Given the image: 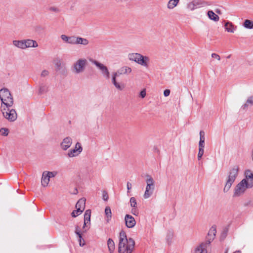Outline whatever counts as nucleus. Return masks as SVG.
Wrapping results in <instances>:
<instances>
[{
	"label": "nucleus",
	"mask_w": 253,
	"mask_h": 253,
	"mask_svg": "<svg viewBox=\"0 0 253 253\" xmlns=\"http://www.w3.org/2000/svg\"><path fill=\"white\" fill-rule=\"evenodd\" d=\"M203 3L204 2L200 0H194L188 3L187 8L191 10H193L198 7L202 6Z\"/></svg>",
	"instance_id": "obj_12"
},
{
	"label": "nucleus",
	"mask_w": 253,
	"mask_h": 253,
	"mask_svg": "<svg viewBox=\"0 0 253 253\" xmlns=\"http://www.w3.org/2000/svg\"><path fill=\"white\" fill-rule=\"evenodd\" d=\"M143 55L138 53H132L128 55V58L129 60L134 61L138 64L139 61Z\"/></svg>",
	"instance_id": "obj_17"
},
{
	"label": "nucleus",
	"mask_w": 253,
	"mask_h": 253,
	"mask_svg": "<svg viewBox=\"0 0 253 253\" xmlns=\"http://www.w3.org/2000/svg\"><path fill=\"white\" fill-rule=\"evenodd\" d=\"M105 213L106 216V221L108 222L111 220L112 217V212L110 207H106L105 209Z\"/></svg>",
	"instance_id": "obj_29"
},
{
	"label": "nucleus",
	"mask_w": 253,
	"mask_h": 253,
	"mask_svg": "<svg viewBox=\"0 0 253 253\" xmlns=\"http://www.w3.org/2000/svg\"><path fill=\"white\" fill-rule=\"evenodd\" d=\"M72 144V139L70 137H66L64 138L61 143L60 146L61 148L65 151L70 148Z\"/></svg>",
	"instance_id": "obj_13"
},
{
	"label": "nucleus",
	"mask_w": 253,
	"mask_h": 253,
	"mask_svg": "<svg viewBox=\"0 0 253 253\" xmlns=\"http://www.w3.org/2000/svg\"><path fill=\"white\" fill-rule=\"evenodd\" d=\"M38 46L37 42L33 40L27 39L25 40V48L29 47H37Z\"/></svg>",
	"instance_id": "obj_19"
},
{
	"label": "nucleus",
	"mask_w": 253,
	"mask_h": 253,
	"mask_svg": "<svg viewBox=\"0 0 253 253\" xmlns=\"http://www.w3.org/2000/svg\"><path fill=\"white\" fill-rule=\"evenodd\" d=\"M49 177H48L47 174V171H45L43 172L42 177V185L43 187L46 186L49 181Z\"/></svg>",
	"instance_id": "obj_23"
},
{
	"label": "nucleus",
	"mask_w": 253,
	"mask_h": 253,
	"mask_svg": "<svg viewBox=\"0 0 253 253\" xmlns=\"http://www.w3.org/2000/svg\"><path fill=\"white\" fill-rule=\"evenodd\" d=\"M170 90L167 89L164 90V95L165 96L167 97V96H169V95L170 94Z\"/></svg>",
	"instance_id": "obj_49"
},
{
	"label": "nucleus",
	"mask_w": 253,
	"mask_h": 253,
	"mask_svg": "<svg viewBox=\"0 0 253 253\" xmlns=\"http://www.w3.org/2000/svg\"><path fill=\"white\" fill-rule=\"evenodd\" d=\"M85 199L84 198L80 199L76 205V208L83 211L85 208Z\"/></svg>",
	"instance_id": "obj_22"
},
{
	"label": "nucleus",
	"mask_w": 253,
	"mask_h": 253,
	"mask_svg": "<svg viewBox=\"0 0 253 253\" xmlns=\"http://www.w3.org/2000/svg\"><path fill=\"white\" fill-rule=\"evenodd\" d=\"M83 151V147L80 143L77 142L74 149L68 151L67 155L70 158L78 156Z\"/></svg>",
	"instance_id": "obj_9"
},
{
	"label": "nucleus",
	"mask_w": 253,
	"mask_h": 253,
	"mask_svg": "<svg viewBox=\"0 0 253 253\" xmlns=\"http://www.w3.org/2000/svg\"><path fill=\"white\" fill-rule=\"evenodd\" d=\"M238 171L239 167L237 166H235L230 169L223 189L224 192H227L229 191L238 176Z\"/></svg>",
	"instance_id": "obj_3"
},
{
	"label": "nucleus",
	"mask_w": 253,
	"mask_h": 253,
	"mask_svg": "<svg viewBox=\"0 0 253 253\" xmlns=\"http://www.w3.org/2000/svg\"><path fill=\"white\" fill-rule=\"evenodd\" d=\"M48 10H49V11L55 12V13H59L61 11L59 7L55 6H52L48 7Z\"/></svg>",
	"instance_id": "obj_36"
},
{
	"label": "nucleus",
	"mask_w": 253,
	"mask_h": 253,
	"mask_svg": "<svg viewBox=\"0 0 253 253\" xmlns=\"http://www.w3.org/2000/svg\"><path fill=\"white\" fill-rule=\"evenodd\" d=\"M79 245L80 246L83 247L85 245V241L83 238H79Z\"/></svg>",
	"instance_id": "obj_46"
},
{
	"label": "nucleus",
	"mask_w": 253,
	"mask_h": 253,
	"mask_svg": "<svg viewBox=\"0 0 253 253\" xmlns=\"http://www.w3.org/2000/svg\"><path fill=\"white\" fill-rule=\"evenodd\" d=\"M125 220L126 226L129 228H132L135 225L136 221L134 218L129 214L125 215Z\"/></svg>",
	"instance_id": "obj_11"
},
{
	"label": "nucleus",
	"mask_w": 253,
	"mask_h": 253,
	"mask_svg": "<svg viewBox=\"0 0 253 253\" xmlns=\"http://www.w3.org/2000/svg\"><path fill=\"white\" fill-rule=\"evenodd\" d=\"M49 74V72L48 71L44 70H43L41 73V76L43 77H45L47 76Z\"/></svg>",
	"instance_id": "obj_47"
},
{
	"label": "nucleus",
	"mask_w": 253,
	"mask_h": 253,
	"mask_svg": "<svg viewBox=\"0 0 253 253\" xmlns=\"http://www.w3.org/2000/svg\"><path fill=\"white\" fill-rule=\"evenodd\" d=\"M73 44L87 45L89 43L88 40L80 37L74 36Z\"/></svg>",
	"instance_id": "obj_15"
},
{
	"label": "nucleus",
	"mask_w": 253,
	"mask_h": 253,
	"mask_svg": "<svg viewBox=\"0 0 253 253\" xmlns=\"http://www.w3.org/2000/svg\"><path fill=\"white\" fill-rule=\"evenodd\" d=\"M130 206L133 208L137 207V202L134 197H131L130 199Z\"/></svg>",
	"instance_id": "obj_38"
},
{
	"label": "nucleus",
	"mask_w": 253,
	"mask_h": 253,
	"mask_svg": "<svg viewBox=\"0 0 253 253\" xmlns=\"http://www.w3.org/2000/svg\"><path fill=\"white\" fill-rule=\"evenodd\" d=\"M82 212L83 211L81 210L78 209H76V210L73 211V212H72V216L74 217H75L78 215L81 214Z\"/></svg>",
	"instance_id": "obj_39"
},
{
	"label": "nucleus",
	"mask_w": 253,
	"mask_h": 253,
	"mask_svg": "<svg viewBox=\"0 0 253 253\" xmlns=\"http://www.w3.org/2000/svg\"><path fill=\"white\" fill-rule=\"evenodd\" d=\"M211 57L212 58L216 59L218 61H219L220 60V57L219 55L216 53H212Z\"/></svg>",
	"instance_id": "obj_48"
},
{
	"label": "nucleus",
	"mask_w": 253,
	"mask_h": 253,
	"mask_svg": "<svg viewBox=\"0 0 253 253\" xmlns=\"http://www.w3.org/2000/svg\"><path fill=\"white\" fill-rule=\"evenodd\" d=\"M216 12L217 13H219V11L218 10H216Z\"/></svg>",
	"instance_id": "obj_54"
},
{
	"label": "nucleus",
	"mask_w": 253,
	"mask_h": 253,
	"mask_svg": "<svg viewBox=\"0 0 253 253\" xmlns=\"http://www.w3.org/2000/svg\"><path fill=\"white\" fill-rule=\"evenodd\" d=\"M47 174L50 178L55 176L57 174V172L56 171H47Z\"/></svg>",
	"instance_id": "obj_41"
},
{
	"label": "nucleus",
	"mask_w": 253,
	"mask_h": 253,
	"mask_svg": "<svg viewBox=\"0 0 253 253\" xmlns=\"http://www.w3.org/2000/svg\"><path fill=\"white\" fill-rule=\"evenodd\" d=\"M61 39L66 43L73 44L74 36H68L66 35H62L61 36Z\"/></svg>",
	"instance_id": "obj_25"
},
{
	"label": "nucleus",
	"mask_w": 253,
	"mask_h": 253,
	"mask_svg": "<svg viewBox=\"0 0 253 253\" xmlns=\"http://www.w3.org/2000/svg\"><path fill=\"white\" fill-rule=\"evenodd\" d=\"M90 61L101 71L102 74L104 77L106 79H109L110 78V73L106 66L95 60L91 59L90 60Z\"/></svg>",
	"instance_id": "obj_8"
},
{
	"label": "nucleus",
	"mask_w": 253,
	"mask_h": 253,
	"mask_svg": "<svg viewBox=\"0 0 253 253\" xmlns=\"http://www.w3.org/2000/svg\"><path fill=\"white\" fill-rule=\"evenodd\" d=\"M118 77V74L116 72H114L112 75V83L116 88L119 90H122L124 88V85L120 84L116 81V78Z\"/></svg>",
	"instance_id": "obj_18"
},
{
	"label": "nucleus",
	"mask_w": 253,
	"mask_h": 253,
	"mask_svg": "<svg viewBox=\"0 0 253 253\" xmlns=\"http://www.w3.org/2000/svg\"><path fill=\"white\" fill-rule=\"evenodd\" d=\"M173 236V232L171 231H169L167 232L166 239L168 244H170Z\"/></svg>",
	"instance_id": "obj_35"
},
{
	"label": "nucleus",
	"mask_w": 253,
	"mask_h": 253,
	"mask_svg": "<svg viewBox=\"0 0 253 253\" xmlns=\"http://www.w3.org/2000/svg\"><path fill=\"white\" fill-rule=\"evenodd\" d=\"M91 211L87 210L85 211L84 215V225L83 228H84L86 224L88 222H90V220Z\"/></svg>",
	"instance_id": "obj_26"
},
{
	"label": "nucleus",
	"mask_w": 253,
	"mask_h": 253,
	"mask_svg": "<svg viewBox=\"0 0 253 253\" xmlns=\"http://www.w3.org/2000/svg\"><path fill=\"white\" fill-rule=\"evenodd\" d=\"M246 178L239 182L234 189V197H239L243 195L246 189L253 186V173L250 170L246 171Z\"/></svg>",
	"instance_id": "obj_1"
},
{
	"label": "nucleus",
	"mask_w": 253,
	"mask_h": 253,
	"mask_svg": "<svg viewBox=\"0 0 253 253\" xmlns=\"http://www.w3.org/2000/svg\"><path fill=\"white\" fill-rule=\"evenodd\" d=\"M1 134L3 136H7L9 133V130L6 128H1L0 129Z\"/></svg>",
	"instance_id": "obj_40"
},
{
	"label": "nucleus",
	"mask_w": 253,
	"mask_h": 253,
	"mask_svg": "<svg viewBox=\"0 0 253 253\" xmlns=\"http://www.w3.org/2000/svg\"><path fill=\"white\" fill-rule=\"evenodd\" d=\"M75 233L78 236L79 238H82V235L80 233L79 227L78 226L76 227Z\"/></svg>",
	"instance_id": "obj_43"
},
{
	"label": "nucleus",
	"mask_w": 253,
	"mask_h": 253,
	"mask_svg": "<svg viewBox=\"0 0 253 253\" xmlns=\"http://www.w3.org/2000/svg\"><path fill=\"white\" fill-rule=\"evenodd\" d=\"M87 61L85 58H80L76 61L72 67L73 73L79 74L83 73L87 65Z\"/></svg>",
	"instance_id": "obj_6"
},
{
	"label": "nucleus",
	"mask_w": 253,
	"mask_h": 253,
	"mask_svg": "<svg viewBox=\"0 0 253 253\" xmlns=\"http://www.w3.org/2000/svg\"><path fill=\"white\" fill-rule=\"evenodd\" d=\"M131 71V69L127 66H124L120 69V74H128L130 73Z\"/></svg>",
	"instance_id": "obj_32"
},
{
	"label": "nucleus",
	"mask_w": 253,
	"mask_h": 253,
	"mask_svg": "<svg viewBox=\"0 0 253 253\" xmlns=\"http://www.w3.org/2000/svg\"><path fill=\"white\" fill-rule=\"evenodd\" d=\"M107 245L110 253H113L115 249V244L111 239H109Z\"/></svg>",
	"instance_id": "obj_28"
},
{
	"label": "nucleus",
	"mask_w": 253,
	"mask_h": 253,
	"mask_svg": "<svg viewBox=\"0 0 253 253\" xmlns=\"http://www.w3.org/2000/svg\"><path fill=\"white\" fill-rule=\"evenodd\" d=\"M204 153V149H199V152L198 154V159L200 160L203 156Z\"/></svg>",
	"instance_id": "obj_42"
},
{
	"label": "nucleus",
	"mask_w": 253,
	"mask_h": 253,
	"mask_svg": "<svg viewBox=\"0 0 253 253\" xmlns=\"http://www.w3.org/2000/svg\"><path fill=\"white\" fill-rule=\"evenodd\" d=\"M116 73H117V74H118V76H120V75H122V74H120V69H119V70L117 71V72H116Z\"/></svg>",
	"instance_id": "obj_52"
},
{
	"label": "nucleus",
	"mask_w": 253,
	"mask_h": 253,
	"mask_svg": "<svg viewBox=\"0 0 253 253\" xmlns=\"http://www.w3.org/2000/svg\"><path fill=\"white\" fill-rule=\"evenodd\" d=\"M146 89H142L140 92V96L141 98H143L146 96Z\"/></svg>",
	"instance_id": "obj_44"
},
{
	"label": "nucleus",
	"mask_w": 253,
	"mask_h": 253,
	"mask_svg": "<svg viewBox=\"0 0 253 253\" xmlns=\"http://www.w3.org/2000/svg\"><path fill=\"white\" fill-rule=\"evenodd\" d=\"M54 64H55V70L57 72H60L62 74L67 72L65 65L62 63L61 60L60 58H56L54 60Z\"/></svg>",
	"instance_id": "obj_10"
},
{
	"label": "nucleus",
	"mask_w": 253,
	"mask_h": 253,
	"mask_svg": "<svg viewBox=\"0 0 253 253\" xmlns=\"http://www.w3.org/2000/svg\"><path fill=\"white\" fill-rule=\"evenodd\" d=\"M225 253H227V252H225Z\"/></svg>",
	"instance_id": "obj_55"
},
{
	"label": "nucleus",
	"mask_w": 253,
	"mask_h": 253,
	"mask_svg": "<svg viewBox=\"0 0 253 253\" xmlns=\"http://www.w3.org/2000/svg\"><path fill=\"white\" fill-rule=\"evenodd\" d=\"M249 104L253 105V96H251L248 98L246 103L243 106V109H245Z\"/></svg>",
	"instance_id": "obj_37"
},
{
	"label": "nucleus",
	"mask_w": 253,
	"mask_h": 253,
	"mask_svg": "<svg viewBox=\"0 0 253 253\" xmlns=\"http://www.w3.org/2000/svg\"><path fill=\"white\" fill-rule=\"evenodd\" d=\"M233 253H241L240 251H236V252H234Z\"/></svg>",
	"instance_id": "obj_53"
},
{
	"label": "nucleus",
	"mask_w": 253,
	"mask_h": 253,
	"mask_svg": "<svg viewBox=\"0 0 253 253\" xmlns=\"http://www.w3.org/2000/svg\"><path fill=\"white\" fill-rule=\"evenodd\" d=\"M146 187L143 195L145 199L149 198L153 194L155 189V181L150 175H146Z\"/></svg>",
	"instance_id": "obj_5"
},
{
	"label": "nucleus",
	"mask_w": 253,
	"mask_h": 253,
	"mask_svg": "<svg viewBox=\"0 0 253 253\" xmlns=\"http://www.w3.org/2000/svg\"><path fill=\"white\" fill-rule=\"evenodd\" d=\"M209 17L214 21H217L219 20V17L217 15L215 14L212 11H209L208 12Z\"/></svg>",
	"instance_id": "obj_30"
},
{
	"label": "nucleus",
	"mask_w": 253,
	"mask_h": 253,
	"mask_svg": "<svg viewBox=\"0 0 253 253\" xmlns=\"http://www.w3.org/2000/svg\"><path fill=\"white\" fill-rule=\"evenodd\" d=\"M243 25L246 28L250 29H253V22L250 20H245Z\"/></svg>",
	"instance_id": "obj_33"
},
{
	"label": "nucleus",
	"mask_w": 253,
	"mask_h": 253,
	"mask_svg": "<svg viewBox=\"0 0 253 253\" xmlns=\"http://www.w3.org/2000/svg\"><path fill=\"white\" fill-rule=\"evenodd\" d=\"M13 44L20 49H25V40H14L12 42Z\"/></svg>",
	"instance_id": "obj_24"
},
{
	"label": "nucleus",
	"mask_w": 253,
	"mask_h": 253,
	"mask_svg": "<svg viewBox=\"0 0 253 253\" xmlns=\"http://www.w3.org/2000/svg\"><path fill=\"white\" fill-rule=\"evenodd\" d=\"M205 139V132L203 130H201L200 131V141L199 143V149H204Z\"/></svg>",
	"instance_id": "obj_20"
},
{
	"label": "nucleus",
	"mask_w": 253,
	"mask_h": 253,
	"mask_svg": "<svg viewBox=\"0 0 253 253\" xmlns=\"http://www.w3.org/2000/svg\"><path fill=\"white\" fill-rule=\"evenodd\" d=\"M134 245V241L130 238L127 239L125 232L121 231L120 233L118 252L132 253Z\"/></svg>",
	"instance_id": "obj_2"
},
{
	"label": "nucleus",
	"mask_w": 253,
	"mask_h": 253,
	"mask_svg": "<svg viewBox=\"0 0 253 253\" xmlns=\"http://www.w3.org/2000/svg\"><path fill=\"white\" fill-rule=\"evenodd\" d=\"M103 199L104 200V201H107L108 199V193L107 192L104 191L103 192Z\"/></svg>",
	"instance_id": "obj_45"
},
{
	"label": "nucleus",
	"mask_w": 253,
	"mask_h": 253,
	"mask_svg": "<svg viewBox=\"0 0 253 253\" xmlns=\"http://www.w3.org/2000/svg\"><path fill=\"white\" fill-rule=\"evenodd\" d=\"M149 61L150 58L149 57L146 56H143L140 60L139 61L138 64L144 67L148 68L149 67Z\"/></svg>",
	"instance_id": "obj_21"
},
{
	"label": "nucleus",
	"mask_w": 253,
	"mask_h": 253,
	"mask_svg": "<svg viewBox=\"0 0 253 253\" xmlns=\"http://www.w3.org/2000/svg\"><path fill=\"white\" fill-rule=\"evenodd\" d=\"M216 232L215 227L212 226L208 232V236L207 237V240L205 243L210 245L211 242L214 239Z\"/></svg>",
	"instance_id": "obj_14"
},
{
	"label": "nucleus",
	"mask_w": 253,
	"mask_h": 253,
	"mask_svg": "<svg viewBox=\"0 0 253 253\" xmlns=\"http://www.w3.org/2000/svg\"><path fill=\"white\" fill-rule=\"evenodd\" d=\"M179 0H169L167 4V7L169 9H172L175 7Z\"/></svg>",
	"instance_id": "obj_31"
},
{
	"label": "nucleus",
	"mask_w": 253,
	"mask_h": 253,
	"mask_svg": "<svg viewBox=\"0 0 253 253\" xmlns=\"http://www.w3.org/2000/svg\"><path fill=\"white\" fill-rule=\"evenodd\" d=\"M48 91V86L44 84H41L39 86V93L42 94Z\"/></svg>",
	"instance_id": "obj_34"
},
{
	"label": "nucleus",
	"mask_w": 253,
	"mask_h": 253,
	"mask_svg": "<svg viewBox=\"0 0 253 253\" xmlns=\"http://www.w3.org/2000/svg\"><path fill=\"white\" fill-rule=\"evenodd\" d=\"M0 99L3 107H11L13 104V98L7 88H2L0 90Z\"/></svg>",
	"instance_id": "obj_4"
},
{
	"label": "nucleus",
	"mask_w": 253,
	"mask_h": 253,
	"mask_svg": "<svg viewBox=\"0 0 253 253\" xmlns=\"http://www.w3.org/2000/svg\"><path fill=\"white\" fill-rule=\"evenodd\" d=\"M208 245H209L206 243H202L195 249L194 253H207Z\"/></svg>",
	"instance_id": "obj_16"
},
{
	"label": "nucleus",
	"mask_w": 253,
	"mask_h": 253,
	"mask_svg": "<svg viewBox=\"0 0 253 253\" xmlns=\"http://www.w3.org/2000/svg\"><path fill=\"white\" fill-rule=\"evenodd\" d=\"M131 184L129 182H127V192H129V190L131 189Z\"/></svg>",
	"instance_id": "obj_51"
},
{
	"label": "nucleus",
	"mask_w": 253,
	"mask_h": 253,
	"mask_svg": "<svg viewBox=\"0 0 253 253\" xmlns=\"http://www.w3.org/2000/svg\"><path fill=\"white\" fill-rule=\"evenodd\" d=\"M225 29L226 31L230 33H234L235 31V28L234 25L229 22H227L225 23Z\"/></svg>",
	"instance_id": "obj_27"
},
{
	"label": "nucleus",
	"mask_w": 253,
	"mask_h": 253,
	"mask_svg": "<svg viewBox=\"0 0 253 253\" xmlns=\"http://www.w3.org/2000/svg\"><path fill=\"white\" fill-rule=\"evenodd\" d=\"M10 107H3L2 112L4 117L10 122L16 120L17 114L15 109H10Z\"/></svg>",
	"instance_id": "obj_7"
},
{
	"label": "nucleus",
	"mask_w": 253,
	"mask_h": 253,
	"mask_svg": "<svg viewBox=\"0 0 253 253\" xmlns=\"http://www.w3.org/2000/svg\"><path fill=\"white\" fill-rule=\"evenodd\" d=\"M135 208H134V209L131 210V213L133 214L136 215L138 214V211Z\"/></svg>",
	"instance_id": "obj_50"
}]
</instances>
